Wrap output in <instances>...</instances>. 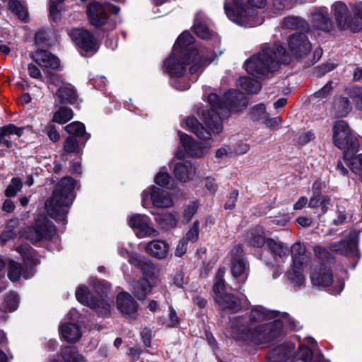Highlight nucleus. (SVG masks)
<instances>
[{
	"mask_svg": "<svg viewBox=\"0 0 362 362\" xmlns=\"http://www.w3.org/2000/svg\"><path fill=\"white\" fill-rule=\"evenodd\" d=\"M287 357L286 349L282 346H278L269 352L267 359L269 362H283Z\"/></svg>",
	"mask_w": 362,
	"mask_h": 362,
	"instance_id": "obj_40",
	"label": "nucleus"
},
{
	"mask_svg": "<svg viewBox=\"0 0 362 362\" xmlns=\"http://www.w3.org/2000/svg\"><path fill=\"white\" fill-rule=\"evenodd\" d=\"M59 332L62 338L66 341L75 343L81 338L79 327L74 323H64L59 327Z\"/></svg>",
	"mask_w": 362,
	"mask_h": 362,
	"instance_id": "obj_30",
	"label": "nucleus"
},
{
	"mask_svg": "<svg viewBox=\"0 0 362 362\" xmlns=\"http://www.w3.org/2000/svg\"><path fill=\"white\" fill-rule=\"evenodd\" d=\"M153 204L158 208L169 207L173 204V200L168 193L156 187H153L151 192Z\"/></svg>",
	"mask_w": 362,
	"mask_h": 362,
	"instance_id": "obj_26",
	"label": "nucleus"
},
{
	"mask_svg": "<svg viewBox=\"0 0 362 362\" xmlns=\"http://www.w3.org/2000/svg\"><path fill=\"white\" fill-rule=\"evenodd\" d=\"M188 243L189 242L183 238L179 241L175 252V256L180 257L186 253Z\"/></svg>",
	"mask_w": 362,
	"mask_h": 362,
	"instance_id": "obj_63",
	"label": "nucleus"
},
{
	"mask_svg": "<svg viewBox=\"0 0 362 362\" xmlns=\"http://www.w3.org/2000/svg\"><path fill=\"white\" fill-rule=\"evenodd\" d=\"M359 233L360 232L355 229L346 230L343 234L344 238L329 244L328 250L340 255L351 257L358 261L360 257L358 248Z\"/></svg>",
	"mask_w": 362,
	"mask_h": 362,
	"instance_id": "obj_10",
	"label": "nucleus"
},
{
	"mask_svg": "<svg viewBox=\"0 0 362 362\" xmlns=\"http://www.w3.org/2000/svg\"><path fill=\"white\" fill-rule=\"evenodd\" d=\"M267 114L265 105L263 103L255 105L250 112L251 118L256 121L264 119L267 117Z\"/></svg>",
	"mask_w": 362,
	"mask_h": 362,
	"instance_id": "obj_53",
	"label": "nucleus"
},
{
	"mask_svg": "<svg viewBox=\"0 0 362 362\" xmlns=\"http://www.w3.org/2000/svg\"><path fill=\"white\" fill-rule=\"evenodd\" d=\"M9 9L14 13L18 18L23 21H25L28 17L27 9L18 0H11L8 2Z\"/></svg>",
	"mask_w": 362,
	"mask_h": 362,
	"instance_id": "obj_41",
	"label": "nucleus"
},
{
	"mask_svg": "<svg viewBox=\"0 0 362 362\" xmlns=\"http://www.w3.org/2000/svg\"><path fill=\"white\" fill-rule=\"evenodd\" d=\"M155 182L161 187L170 188L173 184V179L166 172H160L155 177Z\"/></svg>",
	"mask_w": 362,
	"mask_h": 362,
	"instance_id": "obj_49",
	"label": "nucleus"
},
{
	"mask_svg": "<svg viewBox=\"0 0 362 362\" xmlns=\"http://www.w3.org/2000/svg\"><path fill=\"white\" fill-rule=\"evenodd\" d=\"M193 36L185 31L179 35L173 46L171 55L164 61L165 66L170 73L180 74L183 69L180 61L187 63L194 62L198 56V50L192 44Z\"/></svg>",
	"mask_w": 362,
	"mask_h": 362,
	"instance_id": "obj_6",
	"label": "nucleus"
},
{
	"mask_svg": "<svg viewBox=\"0 0 362 362\" xmlns=\"http://www.w3.org/2000/svg\"><path fill=\"white\" fill-rule=\"evenodd\" d=\"M193 29L194 33L199 37L204 40L210 39L213 33L208 28L204 23L199 21L198 19L194 20Z\"/></svg>",
	"mask_w": 362,
	"mask_h": 362,
	"instance_id": "obj_42",
	"label": "nucleus"
},
{
	"mask_svg": "<svg viewBox=\"0 0 362 362\" xmlns=\"http://www.w3.org/2000/svg\"><path fill=\"white\" fill-rule=\"evenodd\" d=\"M97 291L98 296H94L86 286H81L76 291V298L81 303L95 310L99 316H107L110 313V304L104 296L103 288L100 291L97 289Z\"/></svg>",
	"mask_w": 362,
	"mask_h": 362,
	"instance_id": "obj_9",
	"label": "nucleus"
},
{
	"mask_svg": "<svg viewBox=\"0 0 362 362\" xmlns=\"http://www.w3.org/2000/svg\"><path fill=\"white\" fill-rule=\"evenodd\" d=\"M56 233L54 225L46 217L37 218L34 224L25 231L26 238L32 243L49 241Z\"/></svg>",
	"mask_w": 362,
	"mask_h": 362,
	"instance_id": "obj_12",
	"label": "nucleus"
},
{
	"mask_svg": "<svg viewBox=\"0 0 362 362\" xmlns=\"http://www.w3.org/2000/svg\"><path fill=\"white\" fill-rule=\"evenodd\" d=\"M230 327L233 339L254 345L269 343L279 337L282 331V325L279 321L250 326L243 316L235 317Z\"/></svg>",
	"mask_w": 362,
	"mask_h": 362,
	"instance_id": "obj_2",
	"label": "nucleus"
},
{
	"mask_svg": "<svg viewBox=\"0 0 362 362\" xmlns=\"http://www.w3.org/2000/svg\"><path fill=\"white\" fill-rule=\"evenodd\" d=\"M313 26L320 30L329 32L332 28V23L327 11L320 9L313 15Z\"/></svg>",
	"mask_w": 362,
	"mask_h": 362,
	"instance_id": "obj_27",
	"label": "nucleus"
},
{
	"mask_svg": "<svg viewBox=\"0 0 362 362\" xmlns=\"http://www.w3.org/2000/svg\"><path fill=\"white\" fill-rule=\"evenodd\" d=\"M291 57L279 42L266 46L259 53L247 59L244 64L247 72L257 77H264L276 71L281 64H287Z\"/></svg>",
	"mask_w": 362,
	"mask_h": 362,
	"instance_id": "obj_3",
	"label": "nucleus"
},
{
	"mask_svg": "<svg viewBox=\"0 0 362 362\" xmlns=\"http://www.w3.org/2000/svg\"><path fill=\"white\" fill-rule=\"evenodd\" d=\"M238 191L237 189H233L229 195L228 200L225 204V209L231 210L235 208V202L237 201L238 197Z\"/></svg>",
	"mask_w": 362,
	"mask_h": 362,
	"instance_id": "obj_61",
	"label": "nucleus"
},
{
	"mask_svg": "<svg viewBox=\"0 0 362 362\" xmlns=\"http://www.w3.org/2000/svg\"><path fill=\"white\" fill-rule=\"evenodd\" d=\"M282 27L291 30H309V24L300 17L288 16L284 18Z\"/></svg>",
	"mask_w": 362,
	"mask_h": 362,
	"instance_id": "obj_34",
	"label": "nucleus"
},
{
	"mask_svg": "<svg viewBox=\"0 0 362 362\" xmlns=\"http://www.w3.org/2000/svg\"><path fill=\"white\" fill-rule=\"evenodd\" d=\"M334 110L335 117H346L351 110L349 99L346 97H339L334 103Z\"/></svg>",
	"mask_w": 362,
	"mask_h": 362,
	"instance_id": "obj_38",
	"label": "nucleus"
},
{
	"mask_svg": "<svg viewBox=\"0 0 362 362\" xmlns=\"http://www.w3.org/2000/svg\"><path fill=\"white\" fill-rule=\"evenodd\" d=\"M144 257L138 254H132L129 255V263L134 267L142 269L144 266Z\"/></svg>",
	"mask_w": 362,
	"mask_h": 362,
	"instance_id": "obj_58",
	"label": "nucleus"
},
{
	"mask_svg": "<svg viewBox=\"0 0 362 362\" xmlns=\"http://www.w3.org/2000/svg\"><path fill=\"white\" fill-rule=\"evenodd\" d=\"M231 273L233 276H247L249 268L244 257L243 250L240 245L234 247L230 252Z\"/></svg>",
	"mask_w": 362,
	"mask_h": 362,
	"instance_id": "obj_16",
	"label": "nucleus"
},
{
	"mask_svg": "<svg viewBox=\"0 0 362 362\" xmlns=\"http://www.w3.org/2000/svg\"><path fill=\"white\" fill-rule=\"evenodd\" d=\"M351 170L356 175L362 174V154L352 156L348 160H345Z\"/></svg>",
	"mask_w": 362,
	"mask_h": 362,
	"instance_id": "obj_46",
	"label": "nucleus"
},
{
	"mask_svg": "<svg viewBox=\"0 0 362 362\" xmlns=\"http://www.w3.org/2000/svg\"><path fill=\"white\" fill-rule=\"evenodd\" d=\"M180 63H182L183 64V69H182V72H180V74H177L170 73L168 71V70L165 66H164V68L166 70V71L171 76L174 77L171 80L172 86L176 90L183 91V90H186L189 89L190 87V84H191L189 81L186 80L185 78L182 76V74H183L184 71H185V65L189 64V63L182 62V61H180Z\"/></svg>",
	"mask_w": 362,
	"mask_h": 362,
	"instance_id": "obj_33",
	"label": "nucleus"
},
{
	"mask_svg": "<svg viewBox=\"0 0 362 362\" xmlns=\"http://www.w3.org/2000/svg\"><path fill=\"white\" fill-rule=\"evenodd\" d=\"M118 310L129 317L135 318L139 305L133 297L127 292H121L117 296Z\"/></svg>",
	"mask_w": 362,
	"mask_h": 362,
	"instance_id": "obj_17",
	"label": "nucleus"
},
{
	"mask_svg": "<svg viewBox=\"0 0 362 362\" xmlns=\"http://www.w3.org/2000/svg\"><path fill=\"white\" fill-rule=\"evenodd\" d=\"M334 144L343 151L344 159L348 160L358 151L359 143L357 136L346 123L337 121L332 128Z\"/></svg>",
	"mask_w": 362,
	"mask_h": 362,
	"instance_id": "obj_7",
	"label": "nucleus"
},
{
	"mask_svg": "<svg viewBox=\"0 0 362 362\" xmlns=\"http://www.w3.org/2000/svg\"><path fill=\"white\" fill-rule=\"evenodd\" d=\"M288 48L296 57L308 54L311 50V43L305 33H296L289 37Z\"/></svg>",
	"mask_w": 362,
	"mask_h": 362,
	"instance_id": "obj_15",
	"label": "nucleus"
},
{
	"mask_svg": "<svg viewBox=\"0 0 362 362\" xmlns=\"http://www.w3.org/2000/svg\"><path fill=\"white\" fill-rule=\"evenodd\" d=\"M173 284L180 288L183 287V285L187 284V279L182 270L176 271L173 276Z\"/></svg>",
	"mask_w": 362,
	"mask_h": 362,
	"instance_id": "obj_62",
	"label": "nucleus"
},
{
	"mask_svg": "<svg viewBox=\"0 0 362 362\" xmlns=\"http://www.w3.org/2000/svg\"><path fill=\"white\" fill-rule=\"evenodd\" d=\"M145 250L153 257L158 259H163L168 256L169 245L166 242L156 239L148 243L145 246Z\"/></svg>",
	"mask_w": 362,
	"mask_h": 362,
	"instance_id": "obj_22",
	"label": "nucleus"
},
{
	"mask_svg": "<svg viewBox=\"0 0 362 362\" xmlns=\"http://www.w3.org/2000/svg\"><path fill=\"white\" fill-rule=\"evenodd\" d=\"M199 222L198 221H195L183 238L186 239L188 242L195 243L197 241L199 235Z\"/></svg>",
	"mask_w": 362,
	"mask_h": 362,
	"instance_id": "obj_54",
	"label": "nucleus"
},
{
	"mask_svg": "<svg viewBox=\"0 0 362 362\" xmlns=\"http://www.w3.org/2000/svg\"><path fill=\"white\" fill-rule=\"evenodd\" d=\"M266 240L264 237L262 235L256 234L255 233H251V239L250 240V244L257 248L262 247L264 244H266Z\"/></svg>",
	"mask_w": 362,
	"mask_h": 362,
	"instance_id": "obj_59",
	"label": "nucleus"
},
{
	"mask_svg": "<svg viewBox=\"0 0 362 362\" xmlns=\"http://www.w3.org/2000/svg\"><path fill=\"white\" fill-rule=\"evenodd\" d=\"M332 8L338 27L346 30L347 28V21L349 18L346 5L341 1H337L332 5Z\"/></svg>",
	"mask_w": 362,
	"mask_h": 362,
	"instance_id": "obj_28",
	"label": "nucleus"
},
{
	"mask_svg": "<svg viewBox=\"0 0 362 362\" xmlns=\"http://www.w3.org/2000/svg\"><path fill=\"white\" fill-rule=\"evenodd\" d=\"M23 263L26 267L25 270H27L28 272L32 273L33 274V269L36 265V259L34 256L31 253L25 254L23 257Z\"/></svg>",
	"mask_w": 362,
	"mask_h": 362,
	"instance_id": "obj_56",
	"label": "nucleus"
},
{
	"mask_svg": "<svg viewBox=\"0 0 362 362\" xmlns=\"http://www.w3.org/2000/svg\"><path fill=\"white\" fill-rule=\"evenodd\" d=\"M73 117V112L71 108L66 107H60L54 113L53 121L59 124H65Z\"/></svg>",
	"mask_w": 362,
	"mask_h": 362,
	"instance_id": "obj_43",
	"label": "nucleus"
},
{
	"mask_svg": "<svg viewBox=\"0 0 362 362\" xmlns=\"http://www.w3.org/2000/svg\"><path fill=\"white\" fill-rule=\"evenodd\" d=\"M18 306V296L13 292H10L4 297L2 303V309L4 312L11 313L17 309Z\"/></svg>",
	"mask_w": 362,
	"mask_h": 362,
	"instance_id": "obj_44",
	"label": "nucleus"
},
{
	"mask_svg": "<svg viewBox=\"0 0 362 362\" xmlns=\"http://www.w3.org/2000/svg\"><path fill=\"white\" fill-rule=\"evenodd\" d=\"M332 83V81H329L322 88L315 92L313 97L320 100L327 99L333 91Z\"/></svg>",
	"mask_w": 362,
	"mask_h": 362,
	"instance_id": "obj_52",
	"label": "nucleus"
},
{
	"mask_svg": "<svg viewBox=\"0 0 362 362\" xmlns=\"http://www.w3.org/2000/svg\"><path fill=\"white\" fill-rule=\"evenodd\" d=\"M289 250L292 257L307 255L305 246L299 242L293 244Z\"/></svg>",
	"mask_w": 362,
	"mask_h": 362,
	"instance_id": "obj_57",
	"label": "nucleus"
},
{
	"mask_svg": "<svg viewBox=\"0 0 362 362\" xmlns=\"http://www.w3.org/2000/svg\"><path fill=\"white\" fill-rule=\"evenodd\" d=\"M238 83V86L249 94L257 93L262 88L261 83L257 80L249 76L240 77Z\"/></svg>",
	"mask_w": 362,
	"mask_h": 362,
	"instance_id": "obj_35",
	"label": "nucleus"
},
{
	"mask_svg": "<svg viewBox=\"0 0 362 362\" xmlns=\"http://www.w3.org/2000/svg\"><path fill=\"white\" fill-rule=\"evenodd\" d=\"M75 183L72 177H64L56 185L52 197L45 203L47 211L53 218L62 222L66 221L68 208L74 199Z\"/></svg>",
	"mask_w": 362,
	"mask_h": 362,
	"instance_id": "obj_4",
	"label": "nucleus"
},
{
	"mask_svg": "<svg viewBox=\"0 0 362 362\" xmlns=\"http://www.w3.org/2000/svg\"><path fill=\"white\" fill-rule=\"evenodd\" d=\"M49 37L47 31L42 30L36 33L35 42L37 45H44L49 40Z\"/></svg>",
	"mask_w": 362,
	"mask_h": 362,
	"instance_id": "obj_60",
	"label": "nucleus"
},
{
	"mask_svg": "<svg viewBox=\"0 0 362 362\" xmlns=\"http://www.w3.org/2000/svg\"><path fill=\"white\" fill-rule=\"evenodd\" d=\"M23 133V127H18L13 124H9L0 127V145L4 144L7 148H12L15 143L11 140V136L20 137Z\"/></svg>",
	"mask_w": 362,
	"mask_h": 362,
	"instance_id": "obj_21",
	"label": "nucleus"
},
{
	"mask_svg": "<svg viewBox=\"0 0 362 362\" xmlns=\"http://www.w3.org/2000/svg\"><path fill=\"white\" fill-rule=\"evenodd\" d=\"M31 57L42 68L55 70L60 66L59 59L47 50L39 49L32 54Z\"/></svg>",
	"mask_w": 362,
	"mask_h": 362,
	"instance_id": "obj_18",
	"label": "nucleus"
},
{
	"mask_svg": "<svg viewBox=\"0 0 362 362\" xmlns=\"http://www.w3.org/2000/svg\"><path fill=\"white\" fill-rule=\"evenodd\" d=\"M267 4V0H248L245 6L242 0H225L224 10L230 21L240 26L251 28L263 22L253 8H262Z\"/></svg>",
	"mask_w": 362,
	"mask_h": 362,
	"instance_id": "obj_5",
	"label": "nucleus"
},
{
	"mask_svg": "<svg viewBox=\"0 0 362 362\" xmlns=\"http://www.w3.org/2000/svg\"><path fill=\"white\" fill-rule=\"evenodd\" d=\"M61 356L64 362H86L85 357L78 354L74 346H64L61 350Z\"/></svg>",
	"mask_w": 362,
	"mask_h": 362,
	"instance_id": "obj_36",
	"label": "nucleus"
},
{
	"mask_svg": "<svg viewBox=\"0 0 362 362\" xmlns=\"http://www.w3.org/2000/svg\"><path fill=\"white\" fill-rule=\"evenodd\" d=\"M223 276L224 270L219 269L215 276L213 286L214 301L223 310L237 313L242 308L240 300L234 294L226 292Z\"/></svg>",
	"mask_w": 362,
	"mask_h": 362,
	"instance_id": "obj_8",
	"label": "nucleus"
},
{
	"mask_svg": "<svg viewBox=\"0 0 362 362\" xmlns=\"http://www.w3.org/2000/svg\"><path fill=\"white\" fill-rule=\"evenodd\" d=\"M65 130L70 136L83 139L84 141L82 143L83 145L90 138V134L86 132L84 124L80 122H71L65 127Z\"/></svg>",
	"mask_w": 362,
	"mask_h": 362,
	"instance_id": "obj_32",
	"label": "nucleus"
},
{
	"mask_svg": "<svg viewBox=\"0 0 362 362\" xmlns=\"http://www.w3.org/2000/svg\"><path fill=\"white\" fill-rule=\"evenodd\" d=\"M56 105L74 104L77 101L78 95L74 87L70 83L60 86L54 94Z\"/></svg>",
	"mask_w": 362,
	"mask_h": 362,
	"instance_id": "obj_19",
	"label": "nucleus"
},
{
	"mask_svg": "<svg viewBox=\"0 0 362 362\" xmlns=\"http://www.w3.org/2000/svg\"><path fill=\"white\" fill-rule=\"evenodd\" d=\"M175 177L180 182H186L192 179L196 173L195 168L190 162L178 163L174 170Z\"/></svg>",
	"mask_w": 362,
	"mask_h": 362,
	"instance_id": "obj_24",
	"label": "nucleus"
},
{
	"mask_svg": "<svg viewBox=\"0 0 362 362\" xmlns=\"http://www.w3.org/2000/svg\"><path fill=\"white\" fill-rule=\"evenodd\" d=\"M129 226L139 238L157 236L159 233L151 226L150 218L146 215L136 214L128 219Z\"/></svg>",
	"mask_w": 362,
	"mask_h": 362,
	"instance_id": "obj_14",
	"label": "nucleus"
},
{
	"mask_svg": "<svg viewBox=\"0 0 362 362\" xmlns=\"http://www.w3.org/2000/svg\"><path fill=\"white\" fill-rule=\"evenodd\" d=\"M266 245L276 262H279L285 257L287 258L290 254L288 247L279 240L267 238Z\"/></svg>",
	"mask_w": 362,
	"mask_h": 362,
	"instance_id": "obj_23",
	"label": "nucleus"
},
{
	"mask_svg": "<svg viewBox=\"0 0 362 362\" xmlns=\"http://www.w3.org/2000/svg\"><path fill=\"white\" fill-rule=\"evenodd\" d=\"M119 11V6L109 2H106L104 4L93 2L88 6L87 13L90 23L95 27H100L106 23L108 12L117 15Z\"/></svg>",
	"mask_w": 362,
	"mask_h": 362,
	"instance_id": "obj_13",
	"label": "nucleus"
},
{
	"mask_svg": "<svg viewBox=\"0 0 362 362\" xmlns=\"http://www.w3.org/2000/svg\"><path fill=\"white\" fill-rule=\"evenodd\" d=\"M275 317L272 311L267 310L262 306H257L250 310L249 315V321H245L250 326L257 325V323L262 322L268 320H272Z\"/></svg>",
	"mask_w": 362,
	"mask_h": 362,
	"instance_id": "obj_25",
	"label": "nucleus"
},
{
	"mask_svg": "<svg viewBox=\"0 0 362 362\" xmlns=\"http://www.w3.org/2000/svg\"><path fill=\"white\" fill-rule=\"evenodd\" d=\"M180 143L186 153L192 157H199L202 154L200 144L194 141L189 136L184 133H180Z\"/></svg>",
	"mask_w": 362,
	"mask_h": 362,
	"instance_id": "obj_29",
	"label": "nucleus"
},
{
	"mask_svg": "<svg viewBox=\"0 0 362 362\" xmlns=\"http://www.w3.org/2000/svg\"><path fill=\"white\" fill-rule=\"evenodd\" d=\"M311 282L317 287H327L333 282L332 270L322 265L318 270H315L310 275Z\"/></svg>",
	"mask_w": 362,
	"mask_h": 362,
	"instance_id": "obj_20",
	"label": "nucleus"
},
{
	"mask_svg": "<svg viewBox=\"0 0 362 362\" xmlns=\"http://www.w3.org/2000/svg\"><path fill=\"white\" fill-rule=\"evenodd\" d=\"M297 0H269L274 8V12L281 11L284 9H289Z\"/></svg>",
	"mask_w": 362,
	"mask_h": 362,
	"instance_id": "obj_51",
	"label": "nucleus"
},
{
	"mask_svg": "<svg viewBox=\"0 0 362 362\" xmlns=\"http://www.w3.org/2000/svg\"><path fill=\"white\" fill-rule=\"evenodd\" d=\"M69 35L82 56H92L98 52L99 43L95 37L88 30L73 29Z\"/></svg>",
	"mask_w": 362,
	"mask_h": 362,
	"instance_id": "obj_11",
	"label": "nucleus"
},
{
	"mask_svg": "<svg viewBox=\"0 0 362 362\" xmlns=\"http://www.w3.org/2000/svg\"><path fill=\"white\" fill-rule=\"evenodd\" d=\"M21 275L25 279H28L33 276V274L25 270L19 263L10 260L8 265V279L15 282L19 280Z\"/></svg>",
	"mask_w": 362,
	"mask_h": 362,
	"instance_id": "obj_31",
	"label": "nucleus"
},
{
	"mask_svg": "<svg viewBox=\"0 0 362 362\" xmlns=\"http://www.w3.org/2000/svg\"><path fill=\"white\" fill-rule=\"evenodd\" d=\"M362 28V18L355 17L354 18H349L347 21V28L346 29H350L354 33L358 32Z\"/></svg>",
	"mask_w": 362,
	"mask_h": 362,
	"instance_id": "obj_55",
	"label": "nucleus"
},
{
	"mask_svg": "<svg viewBox=\"0 0 362 362\" xmlns=\"http://www.w3.org/2000/svg\"><path fill=\"white\" fill-rule=\"evenodd\" d=\"M47 77H48L49 82L51 84H53V85H54L56 86H59V88L60 87V86H62L63 84H65L63 82V79H62L61 75L54 74V73L51 72V71H47Z\"/></svg>",
	"mask_w": 362,
	"mask_h": 362,
	"instance_id": "obj_64",
	"label": "nucleus"
},
{
	"mask_svg": "<svg viewBox=\"0 0 362 362\" xmlns=\"http://www.w3.org/2000/svg\"><path fill=\"white\" fill-rule=\"evenodd\" d=\"M349 98L355 103L356 107L362 110V88L361 87H353L349 89L348 92Z\"/></svg>",
	"mask_w": 362,
	"mask_h": 362,
	"instance_id": "obj_48",
	"label": "nucleus"
},
{
	"mask_svg": "<svg viewBox=\"0 0 362 362\" xmlns=\"http://www.w3.org/2000/svg\"><path fill=\"white\" fill-rule=\"evenodd\" d=\"M151 291V285L146 278L138 280L134 286V294L139 300H144Z\"/></svg>",
	"mask_w": 362,
	"mask_h": 362,
	"instance_id": "obj_37",
	"label": "nucleus"
},
{
	"mask_svg": "<svg viewBox=\"0 0 362 362\" xmlns=\"http://www.w3.org/2000/svg\"><path fill=\"white\" fill-rule=\"evenodd\" d=\"M79 140L75 136H69L64 143V150L68 153H78L80 150Z\"/></svg>",
	"mask_w": 362,
	"mask_h": 362,
	"instance_id": "obj_45",
	"label": "nucleus"
},
{
	"mask_svg": "<svg viewBox=\"0 0 362 362\" xmlns=\"http://www.w3.org/2000/svg\"><path fill=\"white\" fill-rule=\"evenodd\" d=\"M23 187L22 182L19 177H14L11 180V183L6 187L5 195L8 197H14Z\"/></svg>",
	"mask_w": 362,
	"mask_h": 362,
	"instance_id": "obj_50",
	"label": "nucleus"
},
{
	"mask_svg": "<svg viewBox=\"0 0 362 362\" xmlns=\"http://www.w3.org/2000/svg\"><path fill=\"white\" fill-rule=\"evenodd\" d=\"M288 278L296 286H302L305 281V276L303 273V269L293 267L288 272Z\"/></svg>",
	"mask_w": 362,
	"mask_h": 362,
	"instance_id": "obj_47",
	"label": "nucleus"
},
{
	"mask_svg": "<svg viewBox=\"0 0 362 362\" xmlns=\"http://www.w3.org/2000/svg\"><path fill=\"white\" fill-rule=\"evenodd\" d=\"M155 220L163 227L173 228L177 225V219L172 213L157 214Z\"/></svg>",
	"mask_w": 362,
	"mask_h": 362,
	"instance_id": "obj_39",
	"label": "nucleus"
},
{
	"mask_svg": "<svg viewBox=\"0 0 362 362\" xmlns=\"http://www.w3.org/2000/svg\"><path fill=\"white\" fill-rule=\"evenodd\" d=\"M210 109L202 111V115L206 129L194 117H188L185 119L187 129L194 134L199 139L209 140L211 138V132L218 134L222 131L223 126L221 117L229 112H239L245 109L248 104L247 98L238 90H230L226 92L223 98L216 93L208 95Z\"/></svg>",
	"mask_w": 362,
	"mask_h": 362,
	"instance_id": "obj_1",
	"label": "nucleus"
}]
</instances>
